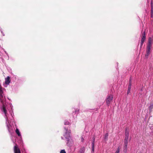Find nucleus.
<instances>
[{
  "label": "nucleus",
  "instance_id": "f257e3e1",
  "mask_svg": "<svg viewBox=\"0 0 153 153\" xmlns=\"http://www.w3.org/2000/svg\"><path fill=\"white\" fill-rule=\"evenodd\" d=\"M65 138L67 140V144L68 146H71L72 143L73 142V140L70 136V137H65Z\"/></svg>",
  "mask_w": 153,
  "mask_h": 153
},
{
  "label": "nucleus",
  "instance_id": "f03ea898",
  "mask_svg": "<svg viewBox=\"0 0 153 153\" xmlns=\"http://www.w3.org/2000/svg\"><path fill=\"white\" fill-rule=\"evenodd\" d=\"M113 96L110 95L108 96L106 100V102L107 105L110 104V103L112 101L113 99Z\"/></svg>",
  "mask_w": 153,
  "mask_h": 153
},
{
  "label": "nucleus",
  "instance_id": "7ed1b4c3",
  "mask_svg": "<svg viewBox=\"0 0 153 153\" xmlns=\"http://www.w3.org/2000/svg\"><path fill=\"white\" fill-rule=\"evenodd\" d=\"M64 129L65 130V131L64 136L65 137H70V134L71 133L70 130V131H69L68 128H64Z\"/></svg>",
  "mask_w": 153,
  "mask_h": 153
},
{
  "label": "nucleus",
  "instance_id": "20e7f679",
  "mask_svg": "<svg viewBox=\"0 0 153 153\" xmlns=\"http://www.w3.org/2000/svg\"><path fill=\"white\" fill-rule=\"evenodd\" d=\"M14 153H21L20 150L16 144L14 147Z\"/></svg>",
  "mask_w": 153,
  "mask_h": 153
},
{
  "label": "nucleus",
  "instance_id": "39448f33",
  "mask_svg": "<svg viewBox=\"0 0 153 153\" xmlns=\"http://www.w3.org/2000/svg\"><path fill=\"white\" fill-rule=\"evenodd\" d=\"M95 140V137H92V152L91 153H94V141Z\"/></svg>",
  "mask_w": 153,
  "mask_h": 153
},
{
  "label": "nucleus",
  "instance_id": "423d86ee",
  "mask_svg": "<svg viewBox=\"0 0 153 153\" xmlns=\"http://www.w3.org/2000/svg\"><path fill=\"white\" fill-rule=\"evenodd\" d=\"M5 106H2L1 107V109L2 111H3L4 113L5 116L6 117H7V111L6 110V108Z\"/></svg>",
  "mask_w": 153,
  "mask_h": 153
},
{
  "label": "nucleus",
  "instance_id": "0eeeda50",
  "mask_svg": "<svg viewBox=\"0 0 153 153\" xmlns=\"http://www.w3.org/2000/svg\"><path fill=\"white\" fill-rule=\"evenodd\" d=\"M10 77L8 76L5 79V84L7 85H8L10 83Z\"/></svg>",
  "mask_w": 153,
  "mask_h": 153
},
{
  "label": "nucleus",
  "instance_id": "6e6552de",
  "mask_svg": "<svg viewBox=\"0 0 153 153\" xmlns=\"http://www.w3.org/2000/svg\"><path fill=\"white\" fill-rule=\"evenodd\" d=\"M153 0H151V13H152V14L153 13Z\"/></svg>",
  "mask_w": 153,
  "mask_h": 153
},
{
  "label": "nucleus",
  "instance_id": "1a4fd4ad",
  "mask_svg": "<svg viewBox=\"0 0 153 153\" xmlns=\"http://www.w3.org/2000/svg\"><path fill=\"white\" fill-rule=\"evenodd\" d=\"M129 135L128 131V130L127 128H126L125 130V137H128Z\"/></svg>",
  "mask_w": 153,
  "mask_h": 153
},
{
  "label": "nucleus",
  "instance_id": "9d476101",
  "mask_svg": "<svg viewBox=\"0 0 153 153\" xmlns=\"http://www.w3.org/2000/svg\"><path fill=\"white\" fill-rule=\"evenodd\" d=\"M127 145H124L123 146V152L125 153H126L127 151Z\"/></svg>",
  "mask_w": 153,
  "mask_h": 153
},
{
  "label": "nucleus",
  "instance_id": "9b49d317",
  "mask_svg": "<svg viewBox=\"0 0 153 153\" xmlns=\"http://www.w3.org/2000/svg\"><path fill=\"white\" fill-rule=\"evenodd\" d=\"M15 132H16V134L18 135L19 137L21 136V134L19 131V129L18 128H16V130Z\"/></svg>",
  "mask_w": 153,
  "mask_h": 153
},
{
  "label": "nucleus",
  "instance_id": "f8f14e48",
  "mask_svg": "<svg viewBox=\"0 0 153 153\" xmlns=\"http://www.w3.org/2000/svg\"><path fill=\"white\" fill-rule=\"evenodd\" d=\"M148 44H152V39L151 37H149L148 39Z\"/></svg>",
  "mask_w": 153,
  "mask_h": 153
},
{
  "label": "nucleus",
  "instance_id": "ddd939ff",
  "mask_svg": "<svg viewBox=\"0 0 153 153\" xmlns=\"http://www.w3.org/2000/svg\"><path fill=\"white\" fill-rule=\"evenodd\" d=\"M131 79H130V81H129V82L128 85V89L131 90Z\"/></svg>",
  "mask_w": 153,
  "mask_h": 153
},
{
  "label": "nucleus",
  "instance_id": "4468645a",
  "mask_svg": "<svg viewBox=\"0 0 153 153\" xmlns=\"http://www.w3.org/2000/svg\"><path fill=\"white\" fill-rule=\"evenodd\" d=\"M150 53V50L147 49L146 53V54L145 56H146V57H148L149 56Z\"/></svg>",
  "mask_w": 153,
  "mask_h": 153
},
{
  "label": "nucleus",
  "instance_id": "2eb2a0df",
  "mask_svg": "<svg viewBox=\"0 0 153 153\" xmlns=\"http://www.w3.org/2000/svg\"><path fill=\"white\" fill-rule=\"evenodd\" d=\"M152 45V44H147V50H150L151 48Z\"/></svg>",
  "mask_w": 153,
  "mask_h": 153
},
{
  "label": "nucleus",
  "instance_id": "dca6fc26",
  "mask_svg": "<svg viewBox=\"0 0 153 153\" xmlns=\"http://www.w3.org/2000/svg\"><path fill=\"white\" fill-rule=\"evenodd\" d=\"M64 124L65 125H70V123L66 120H65L64 122Z\"/></svg>",
  "mask_w": 153,
  "mask_h": 153
},
{
  "label": "nucleus",
  "instance_id": "f3484780",
  "mask_svg": "<svg viewBox=\"0 0 153 153\" xmlns=\"http://www.w3.org/2000/svg\"><path fill=\"white\" fill-rule=\"evenodd\" d=\"M146 37H144L142 36L141 39V42H144V41L146 39Z\"/></svg>",
  "mask_w": 153,
  "mask_h": 153
},
{
  "label": "nucleus",
  "instance_id": "a211bd4d",
  "mask_svg": "<svg viewBox=\"0 0 153 153\" xmlns=\"http://www.w3.org/2000/svg\"><path fill=\"white\" fill-rule=\"evenodd\" d=\"M124 145H127L128 143V141L124 140Z\"/></svg>",
  "mask_w": 153,
  "mask_h": 153
},
{
  "label": "nucleus",
  "instance_id": "6ab92c4d",
  "mask_svg": "<svg viewBox=\"0 0 153 153\" xmlns=\"http://www.w3.org/2000/svg\"><path fill=\"white\" fill-rule=\"evenodd\" d=\"M142 34L143 36L146 37V32L145 31H144Z\"/></svg>",
  "mask_w": 153,
  "mask_h": 153
},
{
  "label": "nucleus",
  "instance_id": "aec40b11",
  "mask_svg": "<svg viewBox=\"0 0 153 153\" xmlns=\"http://www.w3.org/2000/svg\"><path fill=\"white\" fill-rule=\"evenodd\" d=\"M60 153H66L65 150H62L61 151Z\"/></svg>",
  "mask_w": 153,
  "mask_h": 153
},
{
  "label": "nucleus",
  "instance_id": "412c9836",
  "mask_svg": "<svg viewBox=\"0 0 153 153\" xmlns=\"http://www.w3.org/2000/svg\"><path fill=\"white\" fill-rule=\"evenodd\" d=\"M108 133H106L105 136V139H106L108 136Z\"/></svg>",
  "mask_w": 153,
  "mask_h": 153
},
{
  "label": "nucleus",
  "instance_id": "4be33fe9",
  "mask_svg": "<svg viewBox=\"0 0 153 153\" xmlns=\"http://www.w3.org/2000/svg\"><path fill=\"white\" fill-rule=\"evenodd\" d=\"M119 152H120V148L119 147H118L117 148V150L116 151L115 153H119Z\"/></svg>",
  "mask_w": 153,
  "mask_h": 153
},
{
  "label": "nucleus",
  "instance_id": "5701e85b",
  "mask_svg": "<svg viewBox=\"0 0 153 153\" xmlns=\"http://www.w3.org/2000/svg\"><path fill=\"white\" fill-rule=\"evenodd\" d=\"M7 128H8V130L9 131V132H10V126H9V125H7Z\"/></svg>",
  "mask_w": 153,
  "mask_h": 153
},
{
  "label": "nucleus",
  "instance_id": "b1692460",
  "mask_svg": "<svg viewBox=\"0 0 153 153\" xmlns=\"http://www.w3.org/2000/svg\"><path fill=\"white\" fill-rule=\"evenodd\" d=\"M128 137H125V139L124 140L128 141Z\"/></svg>",
  "mask_w": 153,
  "mask_h": 153
},
{
  "label": "nucleus",
  "instance_id": "393cba45",
  "mask_svg": "<svg viewBox=\"0 0 153 153\" xmlns=\"http://www.w3.org/2000/svg\"><path fill=\"white\" fill-rule=\"evenodd\" d=\"M84 141V139L82 136L81 137V141L82 142H83Z\"/></svg>",
  "mask_w": 153,
  "mask_h": 153
},
{
  "label": "nucleus",
  "instance_id": "a878e982",
  "mask_svg": "<svg viewBox=\"0 0 153 153\" xmlns=\"http://www.w3.org/2000/svg\"><path fill=\"white\" fill-rule=\"evenodd\" d=\"M143 43H144L143 42H141L140 46V48H141L142 47V46H143Z\"/></svg>",
  "mask_w": 153,
  "mask_h": 153
},
{
  "label": "nucleus",
  "instance_id": "bb28decb",
  "mask_svg": "<svg viewBox=\"0 0 153 153\" xmlns=\"http://www.w3.org/2000/svg\"><path fill=\"white\" fill-rule=\"evenodd\" d=\"M130 90H129V89H128L127 92V94H128L130 93Z\"/></svg>",
  "mask_w": 153,
  "mask_h": 153
},
{
  "label": "nucleus",
  "instance_id": "cd10ccee",
  "mask_svg": "<svg viewBox=\"0 0 153 153\" xmlns=\"http://www.w3.org/2000/svg\"><path fill=\"white\" fill-rule=\"evenodd\" d=\"M153 107V106H150V107H149V108H152V107Z\"/></svg>",
  "mask_w": 153,
  "mask_h": 153
},
{
  "label": "nucleus",
  "instance_id": "c85d7f7f",
  "mask_svg": "<svg viewBox=\"0 0 153 153\" xmlns=\"http://www.w3.org/2000/svg\"><path fill=\"white\" fill-rule=\"evenodd\" d=\"M61 139H62V140H63V139H64V138H63V137H61Z\"/></svg>",
  "mask_w": 153,
  "mask_h": 153
}]
</instances>
